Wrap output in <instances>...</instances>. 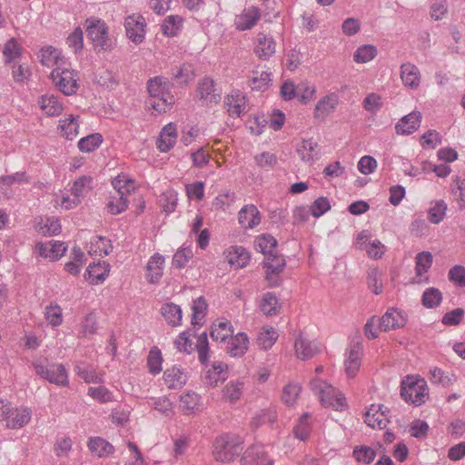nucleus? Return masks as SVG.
<instances>
[{"mask_svg":"<svg viewBox=\"0 0 465 465\" xmlns=\"http://www.w3.org/2000/svg\"><path fill=\"white\" fill-rule=\"evenodd\" d=\"M447 204L443 200H437L430 203L428 210V216L430 223L434 224L440 223L445 216Z\"/></svg>","mask_w":465,"mask_h":465,"instance_id":"ea45409f","label":"nucleus"},{"mask_svg":"<svg viewBox=\"0 0 465 465\" xmlns=\"http://www.w3.org/2000/svg\"><path fill=\"white\" fill-rule=\"evenodd\" d=\"M41 108L49 116L59 115L63 111V105L59 102L58 97L50 94L43 95L41 97Z\"/></svg>","mask_w":465,"mask_h":465,"instance_id":"e433bc0d","label":"nucleus"},{"mask_svg":"<svg viewBox=\"0 0 465 465\" xmlns=\"http://www.w3.org/2000/svg\"><path fill=\"white\" fill-rule=\"evenodd\" d=\"M416 274L421 276L431 267L433 257L430 252H421L416 255Z\"/></svg>","mask_w":465,"mask_h":465,"instance_id":"09e8293b","label":"nucleus"},{"mask_svg":"<svg viewBox=\"0 0 465 465\" xmlns=\"http://www.w3.org/2000/svg\"><path fill=\"white\" fill-rule=\"evenodd\" d=\"M262 263L265 269V280L268 282V286H278L280 283L279 275L286 265L284 257L277 253L269 254L265 256Z\"/></svg>","mask_w":465,"mask_h":465,"instance_id":"6e6552de","label":"nucleus"},{"mask_svg":"<svg viewBox=\"0 0 465 465\" xmlns=\"http://www.w3.org/2000/svg\"><path fill=\"white\" fill-rule=\"evenodd\" d=\"M31 420V411L28 408L13 409L6 418V426L9 429H20L26 425Z\"/></svg>","mask_w":465,"mask_h":465,"instance_id":"393cba45","label":"nucleus"},{"mask_svg":"<svg viewBox=\"0 0 465 465\" xmlns=\"http://www.w3.org/2000/svg\"><path fill=\"white\" fill-rule=\"evenodd\" d=\"M75 373L82 378L86 383H103V375L98 374L91 367L84 365V363H78L74 367Z\"/></svg>","mask_w":465,"mask_h":465,"instance_id":"4c0bfd02","label":"nucleus"},{"mask_svg":"<svg viewBox=\"0 0 465 465\" xmlns=\"http://www.w3.org/2000/svg\"><path fill=\"white\" fill-rule=\"evenodd\" d=\"M163 380L169 389H178L186 383L187 376L181 368L173 366L164 371Z\"/></svg>","mask_w":465,"mask_h":465,"instance_id":"bb28decb","label":"nucleus"},{"mask_svg":"<svg viewBox=\"0 0 465 465\" xmlns=\"http://www.w3.org/2000/svg\"><path fill=\"white\" fill-rule=\"evenodd\" d=\"M401 397L407 401L416 406L425 402L428 396V388L424 380L408 377L402 381L401 389Z\"/></svg>","mask_w":465,"mask_h":465,"instance_id":"0eeeda50","label":"nucleus"},{"mask_svg":"<svg viewBox=\"0 0 465 465\" xmlns=\"http://www.w3.org/2000/svg\"><path fill=\"white\" fill-rule=\"evenodd\" d=\"M276 43L272 36L259 33L256 36L254 53L262 60H268L274 53Z\"/></svg>","mask_w":465,"mask_h":465,"instance_id":"2eb2a0df","label":"nucleus"},{"mask_svg":"<svg viewBox=\"0 0 465 465\" xmlns=\"http://www.w3.org/2000/svg\"><path fill=\"white\" fill-rule=\"evenodd\" d=\"M232 333V324L227 321H222L213 324L210 335L213 341H225Z\"/></svg>","mask_w":465,"mask_h":465,"instance_id":"72a5a7b5","label":"nucleus"},{"mask_svg":"<svg viewBox=\"0 0 465 465\" xmlns=\"http://www.w3.org/2000/svg\"><path fill=\"white\" fill-rule=\"evenodd\" d=\"M180 402L183 410L193 411L199 406L200 396L194 391H188L180 397Z\"/></svg>","mask_w":465,"mask_h":465,"instance_id":"e2e57ef3","label":"nucleus"},{"mask_svg":"<svg viewBox=\"0 0 465 465\" xmlns=\"http://www.w3.org/2000/svg\"><path fill=\"white\" fill-rule=\"evenodd\" d=\"M39 59L41 64L47 67L54 68L56 66H62L65 64V61L61 56L60 52L53 46H47L41 49Z\"/></svg>","mask_w":465,"mask_h":465,"instance_id":"c85d7f7f","label":"nucleus"},{"mask_svg":"<svg viewBox=\"0 0 465 465\" xmlns=\"http://www.w3.org/2000/svg\"><path fill=\"white\" fill-rule=\"evenodd\" d=\"M89 278L93 284H98L105 280L108 275V270L100 263L90 264L87 268Z\"/></svg>","mask_w":465,"mask_h":465,"instance_id":"13d9d810","label":"nucleus"},{"mask_svg":"<svg viewBox=\"0 0 465 465\" xmlns=\"http://www.w3.org/2000/svg\"><path fill=\"white\" fill-rule=\"evenodd\" d=\"M239 223L245 229H252L261 222L260 212L253 204L243 206L238 213Z\"/></svg>","mask_w":465,"mask_h":465,"instance_id":"412c9836","label":"nucleus"},{"mask_svg":"<svg viewBox=\"0 0 465 465\" xmlns=\"http://www.w3.org/2000/svg\"><path fill=\"white\" fill-rule=\"evenodd\" d=\"M207 309V303L203 297H198L193 301L192 310V324L193 326L200 324V322L204 318Z\"/></svg>","mask_w":465,"mask_h":465,"instance_id":"603ef678","label":"nucleus"},{"mask_svg":"<svg viewBox=\"0 0 465 465\" xmlns=\"http://www.w3.org/2000/svg\"><path fill=\"white\" fill-rule=\"evenodd\" d=\"M103 143V136L98 134H92L83 137L78 142V148L83 153H91L97 149Z\"/></svg>","mask_w":465,"mask_h":465,"instance_id":"79ce46f5","label":"nucleus"},{"mask_svg":"<svg viewBox=\"0 0 465 465\" xmlns=\"http://www.w3.org/2000/svg\"><path fill=\"white\" fill-rule=\"evenodd\" d=\"M224 105L232 117H239L245 109V97L239 91L233 92L225 98Z\"/></svg>","mask_w":465,"mask_h":465,"instance_id":"a878e982","label":"nucleus"},{"mask_svg":"<svg viewBox=\"0 0 465 465\" xmlns=\"http://www.w3.org/2000/svg\"><path fill=\"white\" fill-rule=\"evenodd\" d=\"M401 78L405 86L416 89L420 83V70L413 64H402L401 66Z\"/></svg>","mask_w":465,"mask_h":465,"instance_id":"5701e85b","label":"nucleus"},{"mask_svg":"<svg viewBox=\"0 0 465 465\" xmlns=\"http://www.w3.org/2000/svg\"><path fill=\"white\" fill-rule=\"evenodd\" d=\"M164 257L156 252L148 261L146 265V279L150 283H157L163 276Z\"/></svg>","mask_w":465,"mask_h":465,"instance_id":"aec40b11","label":"nucleus"},{"mask_svg":"<svg viewBox=\"0 0 465 465\" xmlns=\"http://www.w3.org/2000/svg\"><path fill=\"white\" fill-rule=\"evenodd\" d=\"M380 329L388 331L391 329L400 328L405 325L406 318L397 309H388L385 314L379 320Z\"/></svg>","mask_w":465,"mask_h":465,"instance_id":"f3484780","label":"nucleus"},{"mask_svg":"<svg viewBox=\"0 0 465 465\" xmlns=\"http://www.w3.org/2000/svg\"><path fill=\"white\" fill-rule=\"evenodd\" d=\"M173 78L179 84H188L194 78L193 69L191 64H183L173 73Z\"/></svg>","mask_w":465,"mask_h":465,"instance_id":"680f3d73","label":"nucleus"},{"mask_svg":"<svg viewBox=\"0 0 465 465\" xmlns=\"http://www.w3.org/2000/svg\"><path fill=\"white\" fill-rule=\"evenodd\" d=\"M88 448L93 454L98 457L106 456L114 450L113 445L100 437L90 438Z\"/></svg>","mask_w":465,"mask_h":465,"instance_id":"c9c22d12","label":"nucleus"},{"mask_svg":"<svg viewBox=\"0 0 465 465\" xmlns=\"http://www.w3.org/2000/svg\"><path fill=\"white\" fill-rule=\"evenodd\" d=\"M376 450L368 446H356L352 455L358 462L364 464L371 463L376 458Z\"/></svg>","mask_w":465,"mask_h":465,"instance_id":"de8ad7c7","label":"nucleus"},{"mask_svg":"<svg viewBox=\"0 0 465 465\" xmlns=\"http://www.w3.org/2000/svg\"><path fill=\"white\" fill-rule=\"evenodd\" d=\"M257 166L262 169H272L278 163V158L274 153L263 152L254 156Z\"/></svg>","mask_w":465,"mask_h":465,"instance_id":"052dcab7","label":"nucleus"},{"mask_svg":"<svg viewBox=\"0 0 465 465\" xmlns=\"http://www.w3.org/2000/svg\"><path fill=\"white\" fill-rule=\"evenodd\" d=\"M310 386L324 407H331L336 411H341L345 406V398L338 393L329 383L319 379H313Z\"/></svg>","mask_w":465,"mask_h":465,"instance_id":"39448f33","label":"nucleus"},{"mask_svg":"<svg viewBox=\"0 0 465 465\" xmlns=\"http://www.w3.org/2000/svg\"><path fill=\"white\" fill-rule=\"evenodd\" d=\"M87 394L99 402L105 403L113 401V393L105 387H90Z\"/></svg>","mask_w":465,"mask_h":465,"instance_id":"69168bd1","label":"nucleus"},{"mask_svg":"<svg viewBox=\"0 0 465 465\" xmlns=\"http://www.w3.org/2000/svg\"><path fill=\"white\" fill-rule=\"evenodd\" d=\"M449 280L459 287H465V267L462 265H455L448 274Z\"/></svg>","mask_w":465,"mask_h":465,"instance_id":"774afa93","label":"nucleus"},{"mask_svg":"<svg viewBox=\"0 0 465 465\" xmlns=\"http://www.w3.org/2000/svg\"><path fill=\"white\" fill-rule=\"evenodd\" d=\"M318 143L312 139L303 140L301 144L297 146L296 152L302 162L312 163L319 158L317 151Z\"/></svg>","mask_w":465,"mask_h":465,"instance_id":"cd10ccee","label":"nucleus"},{"mask_svg":"<svg viewBox=\"0 0 465 465\" xmlns=\"http://www.w3.org/2000/svg\"><path fill=\"white\" fill-rule=\"evenodd\" d=\"M441 302L442 293L439 289L434 287L427 288L421 296V303L428 309L439 307Z\"/></svg>","mask_w":465,"mask_h":465,"instance_id":"58836bf2","label":"nucleus"},{"mask_svg":"<svg viewBox=\"0 0 465 465\" xmlns=\"http://www.w3.org/2000/svg\"><path fill=\"white\" fill-rule=\"evenodd\" d=\"M170 83L163 76H155L147 82V90L151 98L150 105L158 113H165L174 103L173 95L169 92Z\"/></svg>","mask_w":465,"mask_h":465,"instance_id":"f257e3e1","label":"nucleus"},{"mask_svg":"<svg viewBox=\"0 0 465 465\" xmlns=\"http://www.w3.org/2000/svg\"><path fill=\"white\" fill-rule=\"evenodd\" d=\"M276 246L277 241L271 234H262L256 240V249L260 250L265 256L276 253Z\"/></svg>","mask_w":465,"mask_h":465,"instance_id":"c03bdc74","label":"nucleus"},{"mask_svg":"<svg viewBox=\"0 0 465 465\" xmlns=\"http://www.w3.org/2000/svg\"><path fill=\"white\" fill-rule=\"evenodd\" d=\"M226 260L236 269L243 268L250 261V253L242 246H231L226 252Z\"/></svg>","mask_w":465,"mask_h":465,"instance_id":"b1692460","label":"nucleus"},{"mask_svg":"<svg viewBox=\"0 0 465 465\" xmlns=\"http://www.w3.org/2000/svg\"><path fill=\"white\" fill-rule=\"evenodd\" d=\"M112 185L115 190V193L119 195H129L134 191V181L129 179L125 174H119L112 181Z\"/></svg>","mask_w":465,"mask_h":465,"instance_id":"37998d69","label":"nucleus"},{"mask_svg":"<svg viewBox=\"0 0 465 465\" xmlns=\"http://www.w3.org/2000/svg\"><path fill=\"white\" fill-rule=\"evenodd\" d=\"M331 209L330 201L323 196L317 198L310 206L311 214L319 218Z\"/></svg>","mask_w":465,"mask_h":465,"instance_id":"0e129e2a","label":"nucleus"},{"mask_svg":"<svg viewBox=\"0 0 465 465\" xmlns=\"http://www.w3.org/2000/svg\"><path fill=\"white\" fill-rule=\"evenodd\" d=\"M162 353L161 351L154 347L149 351L147 357V365L149 371L153 374H158L162 371Z\"/></svg>","mask_w":465,"mask_h":465,"instance_id":"6e6d98bb","label":"nucleus"},{"mask_svg":"<svg viewBox=\"0 0 465 465\" xmlns=\"http://www.w3.org/2000/svg\"><path fill=\"white\" fill-rule=\"evenodd\" d=\"M421 114L413 111L409 114L403 116L395 125V130L398 134L409 135L414 133L420 124Z\"/></svg>","mask_w":465,"mask_h":465,"instance_id":"dca6fc26","label":"nucleus"},{"mask_svg":"<svg viewBox=\"0 0 465 465\" xmlns=\"http://www.w3.org/2000/svg\"><path fill=\"white\" fill-rule=\"evenodd\" d=\"M243 383L239 381H230L223 389V397L231 402L238 401L242 394Z\"/></svg>","mask_w":465,"mask_h":465,"instance_id":"8fccbe9b","label":"nucleus"},{"mask_svg":"<svg viewBox=\"0 0 465 465\" xmlns=\"http://www.w3.org/2000/svg\"><path fill=\"white\" fill-rule=\"evenodd\" d=\"M93 188V178L91 176L83 175L74 181L71 193L74 197L78 198L80 201L84 198Z\"/></svg>","mask_w":465,"mask_h":465,"instance_id":"473e14b6","label":"nucleus"},{"mask_svg":"<svg viewBox=\"0 0 465 465\" xmlns=\"http://www.w3.org/2000/svg\"><path fill=\"white\" fill-rule=\"evenodd\" d=\"M144 19L140 15H130L125 19L124 26L127 37L135 44L144 39Z\"/></svg>","mask_w":465,"mask_h":465,"instance_id":"f8f14e48","label":"nucleus"},{"mask_svg":"<svg viewBox=\"0 0 465 465\" xmlns=\"http://www.w3.org/2000/svg\"><path fill=\"white\" fill-rule=\"evenodd\" d=\"M33 367L38 376L50 383L61 387L68 386L67 371L62 363H49L44 361H37L33 362Z\"/></svg>","mask_w":465,"mask_h":465,"instance_id":"20e7f679","label":"nucleus"},{"mask_svg":"<svg viewBox=\"0 0 465 465\" xmlns=\"http://www.w3.org/2000/svg\"><path fill=\"white\" fill-rule=\"evenodd\" d=\"M161 313L170 325H180L182 321V309L179 305L173 302L165 303L161 308Z\"/></svg>","mask_w":465,"mask_h":465,"instance_id":"2f4dec72","label":"nucleus"},{"mask_svg":"<svg viewBox=\"0 0 465 465\" xmlns=\"http://www.w3.org/2000/svg\"><path fill=\"white\" fill-rule=\"evenodd\" d=\"M128 195H119L115 193L110 197L107 203L108 212L114 215L124 212L128 206Z\"/></svg>","mask_w":465,"mask_h":465,"instance_id":"49530a36","label":"nucleus"},{"mask_svg":"<svg viewBox=\"0 0 465 465\" xmlns=\"http://www.w3.org/2000/svg\"><path fill=\"white\" fill-rule=\"evenodd\" d=\"M183 21L180 15H173L167 16L162 25L163 34L167 36L176 35L182 28Z\"/></svg>","mask_w":465,"mask_h":465,"instance_id":"a19ab883","label":"nucleus"},{"mask_svg":"<svg viewBox=\"0 0 465 465\" xmlns=\"http://www.w3.org/2000/svg\"><path fill=\"white\" fill-rule=\"evenodd\" d=\"M240 438L232 434H224L215 439L213 454L217 461L231 462L242 450Z\"/></svg>","mask_w":465,"mask_h":465,"instance_id":"f03ea898","label":"nucleus"},{"mask_svg":"<svg viewBox=\"0 0 465 465\" xmlns=\"http://www.w3.org/2000/svg\"><path fill=\"white\" fill-rule=\"evenodd\" d=\"M278 337V332L274 328H266L260 332L257 342L261 348L268 350L272 347Z\"/></svg>","mask_w":465,"mask_h":465,"instance_id":"a18cd8bd","label":"nucleus"},{"mask_svg":"<svg viewBox=\"0 0 465 465\" xmlns=\"http://www.w3.org/2000/svg\"><path fill=\"white\" fill-rule=\"evenodd\" d=\"M249 339L244 332L230 336L226 351L232 357H242L248 350Z\"/></svg>","mask_w":465,"mask_h":465,"instance_id":"4be33fe9","label":"nucleus"},{"mask_svg":"<svg viewBox=\"0 0 465 465\" xmlns=\"http://www.w3.org/2000/svg\"><path fill=\"white\" fill-rule=\"evenodd\" d=\"M377 55V49L371 45H365L359 47L353 55L357 63H367L371 61Z\"/></svg>","mask_w":465,"mask_h":465,"instance_id":"864d4df0","label":"nucleus"},{"mask_svg":"<svg viewBox=\"0 0 465 465\" xmlns=\"http://www.w3.org/2000/svg\"><path fill=\"white\" fill-rule=\"evenodd\" d=\"M261 17L259 8L251 7L245 9L243 13L238 16L236 20V27L239 30L244 31L253 27Z\"/></svg>","mask_w":465,"mask_h":465,"instance_id":"7c9ffc66","label":"nucleus"},{"mask_svg":"<svg viewBox=\"0 0 465 465\" xmlns=\"http://www.w3.org/2000/svg\"><path fill=\"white\" fill-rule=\"evenodd\" d=\"M196 348L200 362L207 365L209 361V344L206 332H202L198 335Z\"/></svg>","mask_w":465,"mask_h":465,"instance_id":"4d7b16f0","label":"nucleus"},{"mask_svg":"<svg viewBox=\"0 0 465 465\" xmlns=\"http://www.w3.org/2000/svg\"><path fill=\"white\" fill-rule=\"evenodd\" d=\"M242 465H273V460L271 459L262 445H253L249 447L241 459Z\"/></svg>","mask_w":465,"mask_h":465,"instance_id":"9b49d317","label":"nucleus"},{"mask_svg":"<svg viewBox=\"0 0 465 465\" xmlns=\"http://www.w3.org/2000/svg\"><path fill=\"white\" fill-rule=\"evenodd\" d=\"M197 93L203 104H217L221 100V94L215 88L214 82L205 77L198 84Z\"/></svg>","mask_w":465,"mask_h":465,"instance_id":"ddd939ff","label":"nucleus"},{"mask_svg":"<svg viewBox=\"0 0 465 465\" xmlns=\"http://www.w3.org/2000/svg\"><path fill=\"white\" fill-rule=\"evenodd\" d=\"M58 247L59 249H57V251H54L49 242L45 243L37 244L39 254L43 257L50 258L51 260L59 259L64 255V252L66 251V246L64 244H58Z\"/></svg>","mask_w":465,"mask_h":465,"instance_id":"3c124183","label":"nucleus"},{"mask_svg":"<svg viewBox=\"0 0 465 465\" xmlns=\"http://www.w3.org/2000/svg\"><path fill=\"white\" fill-rule=\"evenodd\" d=\"M227 379V364L223 361L213 362L212 368L208 369L203 376V382L207 386L215 387L219 382Z\"/></svg>","mask_w":465,"mask_h":465,"instance_id":"a211bd4d","label":"nucleus"},{"mask_svg":"<svg viewBox=\"0 0 465 465\" xmlns=\"http://www.w3.org/2000/svg\"><path fill=\"white\" fill-rule=\"evenodd\" d=\"M60 126L66 139L73 140L78 134L79 124L72 114L62 120Z\"/></svg>","mask_w":465,"mask_h":465,"instance_id":"5fc2aeb1","label":"nucleus"},{"mask_svg":"<svg viewBox=\"0 0 465 465\" xmlns=\"http://www.w3.org/2000/svg\"><path fill=\"white\" fill-rule=\"evenodd\" d=\"M339 99L335 94H331L322 98L314 109L315 118L324 119L336 108Z\"/></svg>","mask_w":465,"mask_h":465,"instance_id":"c756f323","label":"nucleus"},{"mask_svg":"<svg viewBox=\"0 0 465 465\" xmlns=\"http://www.w3.org/2000/svg\"><path fill=\"white\" fill-rule=\"evenodd\" d=\"M260 308L266 316H274L279 313L281 306L275 294L266 292L261 301Z\"/></svg>","mask_w":465,"mask_h":465,"instance_id":"f704fd0d","label":"nucleus"},{"mask_svg":"<svg viewBox=\"0 0 465 465\" xmlns=\"http://www.w3.org/2000/svg\"><path fill=\"white\" fill-rule=\"evenodd\" d=\"M50 78L54 85L64 95H72L79 89L78 73L64 65L53 68Z\"/></svg>","mask_w":465,"mask_h":465,"instance_id":"7ed1b4c3","label":"nucleus"},{"mask_svg":"<svg viewBox=\"0 0 465 465\" xmlns=\"http://www.w3.org/2000/svg\"><path fill=\"white\" fill-rule=\"evenodd\" d=\"M176 139V126L173 123H170L162 129L157 140V148L162 153H167L173 147Z\"/></svg>","mask_w":465,"mask_h":465,"instance_id":"6ab92c4d","label":"nucleus"},{"mask_svg":"<svg viewBox=\"0 0 465 465\" xmlns=\"http://www.w3.org/2000/svg\"><path fill=\"white\" fill-rule=\"evenodd\" d=\"M301 387L296 383H289L283 388L282 399L287 405H293L301 392Z\"/></svg>","mask_w":465,"mask_h":465,"instance_id":"338daca9","label":"nucleus"},{"mask_svg":"<svg viewBox=\"0 0 465 465\" xmlns=\"http://www.w3.org/2000/svg\"><path fill=\"white\" fill-rule=\"evenodd\" d=\"M389 409L381 404H371L365 413V423L372 428L384 429L388 422Z\"/></svg>","mask_w":465,"mask_h":465,"instance_id":"9d476101","label":"nucleus"},{"mask_svg":"<svg viewBox=\"0 0 465 465\" xmlns=\"http://www.w3.org/2000/svg\"><path fill=\"white\" fill-rule=\"evenodd\" d=\"M362 344L359 341L350 345L345 353L344 369L347 377L353 378L361 365Z\"/></svg>","mask_w":465,"mask_h":465,"instance_id":"1a4fd4ad","label":"nucleus"},{"mask_svg":"<svg viewBox=\"0 0 465 465\" xmlns=\"http://www.w3.org/2000/svg\"><path fill=\"white\" fill-rule=\"evenodd\" d=\"M308 419L309 414L304 413L299 419L297 425L293 429L294 436L301 440H306L311 433V426Z\"/></svg>","mask_w":465,"mask_h":465,"instance_id":"bf43d9fd","label":"nucleus"},{"mask_svg":"<svg viewBox=\"0 0 465 465\" xmlns=\"http://www.w3.org/2000/svg\"><path fill=\"white\" fill-rule=\"evenodd\" d=\"M294 348L297 357L302 361L309 360L321 351L317 341H310L302 334L296 339Z\"/></svg>","mask_w":465,"mask_h":465,"instance_id":"4468645a","label":"nucleus"},{"mask_svg":"<svg viewBox=\"0 0 465 465\" xmlns=\"http://www.w3.org/2000/svg\"><path fill=\"white\" fill-rule=\"evenodd\" d=\"M87 37L93 43L94 48L109 50L113 43L108 36V27L105 23L98 18L91 17L85 21Z\"/></svg>","mask_w":465,"mask_h":465,"instance_id":"423d86ee","label":"nucleus"}]
</instances>
